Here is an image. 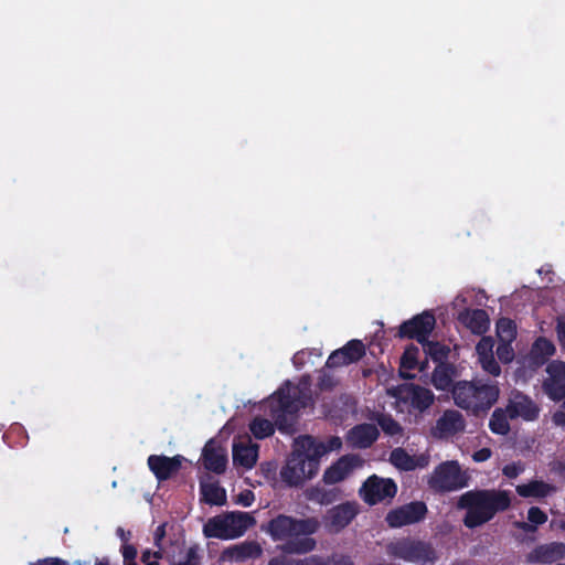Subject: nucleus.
Segmentation results:
<instances>
[{"instance_id":"obj_1","label":"nucleus","mask_w":565,"mask_h":565,"mask_svg":"<svg viewBox=\"0 0 565 565\" xmlns=\"http://www.w3.org/2000/svg\"><path fill=\"white\" fill-rule=\"evenodd\" d=\"M309 385V375H303L298 385L286 381L265 401V408L274 422L255 417L249 423L252 435L256 439H265L275 433V427L282 434L295 433L299 411L311 401Z\"/></svg>"},{"instance_id":"obj_2","label":"nucleus","mask_w":565,"mask_h":565,"mask_svg":"<svg viewBox=\"0 0 565 565\" xmlns=\"http://www.w3.org/2000/svg\"><path fill=\"white\" fill-rule=\"evenodd\" d=\"M511 507L510 492L497 489H473L463 492L457 500L456 508L465 510L462 523L473 530L490 522L498 513Z\"/></svg>"},{"instance_id":"obj_3","label":"nucleus","mask_w":565,"mask_h":565,"mask_svg":"<svg viewBox=\"0 0 565 565\" xmlns=\"http://www.w3.org/2000/svg\"><path fill=\"white\" fill-rule=\"evenodd\" d=\"M319 522L315 518L296 519L286 514H278L268 521L262 530L270 535L274 541L288 540L285 551L289 553L305 554L316 547V540L309 537L319 530Z\"/></svg>"},{"instance_id":"obj_4","label":"nucleus","mask_w":565,"mask_h":565,"mask_svg":"<svg viewBox=\"0 0 565 565\" xmlns=\"http://www.w3.org/2000/svg\"><path fill=\"white\" fill-rule=\"evenodd\" d=\"M499 395V385L491 380L458 381L452 387L455 404L475 416L486 414L497 403Z\"/></svg>"},{"instance_id":"obj_5","label":"nucleus","mask_w":565,"mask_h":565,"mask_svg":"<svg viewBox=\"0 0 565 565\" xmlns=\"http://www.w3.org/2000/svg\"><path fill=\"white\" fill-rule=\"evenodd\" d=\"M386 554L391 558L417 565L435 564L439 559L431 542L411 536L390 542L386 545Z\"/></svg>"},{"instance_id":"obj_6","label":"nucleus","mask_w":565,"mask_h":565,"mask_svg":"<svg viewBox=\"0 0 565 565\" xmlns=\"http://www.w3.org/2000/svg\"><path fill=\"white\" fill-rule=\"evenodd\" d=\"M255 522L254 516L247 512H230L209 519L203 526V533L205 537L236 539L242 536Z\"/></svg>"},{"instance_id":"obj_7","label":"nucleus","mask_w":565,"mask_h":565,"mask_svg":"<svg viewBox=\"0 0 565 565\" xmlns=\"http://www.w3.org/2000/svg\"><path fill=\"white\" fill-rule=\"evenodd\" d=\"M427 484L436 493L452 492L468 487L469 477L458 461H444L435 467Z\"/></svg>"},{"instance_id":"obj_8","label":"nucleus","mask_w":565,"mask_h":565,"mask_svg":"<svg viewBox=\"0 0 565 565\" xmlns=\"http://www.w3.org/2000/svg\"><path fill=\"white\" fill-rule=\"evenodd\" d=\"M397 493V486L393 479L381 478L376 475L369 477L360 489V495L369 505L391 501Z\"/></svg>"},{"instance_id":"obj_9","label":"nucleus","mask_w":565,"mask_h":565,"mask_svg":"<svg viewBox=\"0 0 565 565\" xmlns=\"http://www.w3.org/2000/svg\"><path fill=\"white\" fill-rule=\"evenodd\" d=\"M435 326V316L425 311L404 321L398 328L397 337L401 339H415L422 344L429 338Z\"/></svg>"},{"instance_id":"obj_10","label":"nucleus","mask_w":565,"mask_h":565,"mask_svg":"<svg viewBox=\"0 0 565 565\" xmlns=\"http://www.w3.org/2000/svg\"><path fill=\"white\" fill-rule=\"evenodd\" d=\"M427 513L428 509L425 502L412 501L391 510L386 514L385 521L390 527L398 529L423 521Z\"/></svg>"},{"instance_id":"obj_11","label":"nucleus","mask_w":565,"mask_h":565,"mask_svg":"<svg viewBox=\"0 0 565 565\" xmlns=\"http://www.w3.org/2000/svg\"><path fill=\"white\" fill-rule=\"evenodd\" d=\"M319 469H311L308 460L302 459L301 455L291 452L286 465L280 470L281 480L289 487H299L306 480L312 479Z\"/></svg>"},{"instance_id":"obj_12","label":"nucleus","mask_w":565,"mask_h":565,"mask_svg":"<svg viewBox=\"0 0 565 565\" xmlns=\"http://www.w3.org/2000/svg\"><path fill=\"white\" fill-rule=\"evenodd\" d=\"M359 513V504L347 501L332 507L323 516L324 527L330 533H339L347 527Z\"/></svg>"},{"instance_id":"obj_13","label":"nucleus","mask_w":565,"mask_h":565,"mask_svg":"<svg viewBox=\"0 0 565 565\" xmlns=\"http://www.w3.org/2000/svg\"><path fill=\"white\" fill-rule=\"evenodd\" d=\"M547 377L544 379L543 392L554 402L565 398V362L561 360L551 361L546 366Z\"/></svg>"},{"instance_id":"obj_14","label":"nucleus","mask_w":565,"mask_h":565,"mask_svg":"<svg viewBox=\"0 0 565 565\" xmlns=\"http://www.w3.org/2000/svg\"><path fill=\"white\" fill-rule=\"evenodd\" d=\"M365 355V345L361 340L353 339L342 348L334 350L326 362L327 369L340 367L359 362Z\"/></svg>"},{"instance_id":"obj_15","label":"nucleus","mask_w":565,"mask_h":565,"mask_svg":"<svg viewBox=\"0 0 565 565\" xmlns=\"http://www.w3.org/2000/svg\"><path fill=\"white\" fill-rule=\"evenodd\" d=\"M511 420L522 418L525 422H533L539 418L540 407L527 395L515 392L508 401L505 406Z\"/></svg>"},{"instance_id":"obj_16","label":"nucleus","mask_w":565,"mask_h":565,"mask_svg":"<svg viewBox=\"0 0 565 565\" xmlns=\"http://www.w3.org/2000/svg\"><path fill=\"white\" fill-rule=\"evenodd\" d=\"M184 460V457L181 455L173 457L150 455L147 459V463L156 479L161 482L174 477L182 468Z\"/></svg>"},{"instance_id":"obj_17","label":"nucleus","mask_w":565,"mask_h":565,"mask_svg":"<svg viewBox=\"0 0 565 565\" xmlns=\"http://www.w3.org/2000/svg\"><path fill=\"white\" fill-rule=\"evenodd\" d=\"M465 428L466 420L462 414L456 409H446L431 428V435L445 439L462 433Z\"/></svg>"},{"instance_id":"obj_18","label":"nucleus","mask_w":565,"mask_h":565,"mask_svg":"<svg viewBox=\"0 0 565 565\" xmlns=\"http://www.w3.org/2000/svg\"><path fill=\"white\" fill-rule=\"evenodd\" d=\"M565 558V543L550 542L536 545L526 554L527 564L550 565Z\"/></svg>"},{"instance_id":"obj_19","label":"nucleus","mask_w":565,"mask_h":565,"mask_svg":"<svg viewBox=\"0 0 565 565\" xmlns=\"http://www.w3.org/2000/svg\"><path fill=\"white\" fill-rule=\"evenodd\" d=\"M202 465L203 467L213 473L223 475L227 466V452L214 439H210L202 450Z\"/></svg>"},{"instance_id":"obj_20","label":"nucleus","mask_w":565,"mask_h":565,"mask_svg":"<svg viewBox=\"0 0 565 565\" xmlns=\"http://www.w3.org/2000/svg\"><path fill=\"white\" fill-rule=\"evenodd\" d=\"M292 452L301 455L302 459L308 460L311 469H319L320 459L326 455L324 443L318 441L310 435L300 436L295 441V449Z\"/></svg>"},{"instance_id":"obj_21","label":"nucleus","mask_w":565,"mask_h":565,"mask_svg":"<svg viewBox=\"0 0 565 565\" xmlns=\"http://www.w3.org/2000/svg\"><path fill=\"white\" fill-rule=\"evenodd\" d=\"M361 458L358 455H344L334 463L326 469L323 473V482L327 484H335L344 480L350 472L361 465Z\"/></svg>"},{"instance_id":"obj_22","label":"nucleus","mask_w":565,"mask_h":565,"mask_svg":"<svg viewBox=\"0 0 565 565\" xmlns=\"http://www.w3.org/2000/svg\"><path fill=\"white\" fill-rule=\"evenodd\" d=\"M380 431L373 424L363 423L353 426L347 435L348 443L356 449L370 448L379 438Z\"/></svg>"},{"instance_id":"obj_23","label":"nucleus","mask_w":565,"mask_h":565,"mask_svg":"<svg viewBox=\"0 0 565 565\" xmlns=\"http://www.w3.org/2000/svg\"><path fill=\"white\" fill-rule=\"evenodd\" d=\"M404 393V401L420 413L427 411L435 402L434 393L418 384H409L405 387Z\"/></svg>"},{"instance_id":"obj_24","label":"nucleus","mask_w":565,"mask_h":565,"mask_svg":"<svg viewBox=\"0 0 565 565\" xmlns=\"http://www.w3.org/2000/svg\"><path fill=\"white\" fill-rule=\"evenodd\" d=\"M458 320L472 333L481 335L490 328V319L483 309H465L458 316Z\"/></svg>"},{"instance_id":"obj_25","label":"nucleus","mask_w":565,"mask_h":565,"mask_svg":"<svg viewBox=\"0 0 565 565\" xmlns=\"http://www.w3.org/2000/svg\"><path fill=\"white\" fill-rule=\"evenodd\" d=\"M556 490L557 488L554 484L543 480H532L515 487V491L521 498L543 499L555 493Z\"/></svg>"},{"instance_id":"obj_26","label":"nucleus","mask_w":565,"mask_h":565,"mask_svg":"<svg viewBox=\"0 0 565 565\" xmlns=\"http://www.w3.org/2000/svg\"><path fill=\"white\" fill-rule=\"evenodd\" d=\"M258 445H246L243 443L233 445V462L245 469H252L258 458Z\"/></svg>"},{"instance_id":"obj_27","label":"nucleus","mask_w":565,"mask_h":565,"mask_svg":"<svg viewBox=\"0 0 565 565\" xmlns=\"http://www.w3.org/2000/svg\"><path fill=\"white\" fill-rule=\"evenodd\" d=\"M456 374L455 366L449 363L438 364L433 373L431 382L439 391H450L452 393L454 376Z\"/></svg>"},{"instance_id":"obj_28","label":"nucleus","mask_w":565,"mask_h":565,"mask_svg":"<svg viewBox=\"0 0 565 565\" xmlns=\"http://www.w3.org/2000/svg\"><path fill=\"white\" fill-rule=\"evenodd\" d=\"M199 546L186 547L184 543L177 545V551L171 554V565H200Z\"/></svg>"},{"instance_id":"obj_29","label":"nucleus","mask_w":565,"mask_h":565,"mask_svg":"<svg viewBox=\"0 0 565 565\" xmlns=\"http://www.w3.org/2000/svg\"><path fill=\"white\" fill-rule=\"evenodd\" d=\"M262 553L263 550L260 545L255 541L244 542L227 550L228 556L236 562H243L248 558H257L262 555Z\"/></svg>"},{"instance_id":"obj_30","label":"nucleus","mask_w":565,"mask_h":565,"mask_svg":"<svg viewBox=\"0 0 565 565\" xmlns=\"http://www.w3.org/2000/svg\"><path fill=\"white\" fill-rule=\"evenodd\" d=\"M200 492L202 500L210 505H223L226 503V491L217 481L201 482Z\"/></svg>"},{"instance_id":"obj_31","label":"nucleus","mask_w":565,"mask_h":565,"mask_svg":"<svg viewBox=\"0 0 565 565\" xmlns=\"http://www.w3.org/2000/svg\"><path fill=\"white\" fill-rule=\"evenodd\" d=\"M117 535L121 540L122 544L120 546V553L122 555V564L124 565H138L136 562L138 551L134 544L129 543L131 537L130 531H125L122 527H118L116 531Z\"/></svg>"},{"instance_id":"obj_32","label":"nucleus","mask_w":565,"mask_h":565,"mask_svg":"<svg viewBox=\"0 0 565 565\" xmlns=\"http://www.w3.org/2000/svg\"><path fill=\"white\" fill-rule=\"evenodd\" d=\"M341 497V490L338 488L324 489L320 487L311 488L307 498L310 501L317 502L321 505H329L335 501H338Z\"/></svg>"},{"instance_id":"obj_33","label":"nucleus","mask_w":565,"mask_h":565,"mask_svg":"<svg viewBox=\"0 0 565 565\" xmlns=\"http://www.w3.org/2000/svg\"><path fill=\"white\" fill-rule=\"evenodd\" d=\"M555 345L551 340L540 337L534 341L531 354L536 363L543 364L555 353Z\"/></svg>"},{"instance_id":"obj_34","label":"nucleus","mask_w":565,"mask_h":565,"mask_svg":"<svg viewBox=\"0 0 565 565\" xmlns=\"http://www.w3.org/2000/svg\"><path fill=\"white\" fill-rule=\"evenodd\" d=\"M546 521L547 514L543 510L539 507H531L527 510V522H518L516 527L526 533H533L539 525L544 524Z\"/></svg>"},{"instance_id":"obj_35","label":"nucleus","mask_w":565,"mask_h":565,"mask_svg":"<svg viewBox=\"0 0 565 565\" xmlns=\"http://www.w3.org/2000/svg\"><path fill=\"white\" fill-rule=\"evenodd\" d=\"M509 419L507 408H495L489 420L490 430L495 435H508L511 429Z\"/></svg>"},{"instance_id":"obj_36","label":"nucleus","mask_w":565,"mask_h":565,"mask_svg":"<svg viewBox=\"0 0 565 565\" xmlns=\"http://www.w3.org/2000/svg\"><path fill=\"white\" fill-rule=\"evenodd\" d=\"M390 462L399 470L412 471L417 467V462L404 448H395L390 454Z\"/></svg>"},{"instance_id":"obj_37","label":"nucleus","mask_w":565,"mask_h":565,"mask_svg":"<svg viewBox=\"0 0 565 565\" xmlns=\"http://www.w3.org/2000/svg\"><path fill=\"white\" fill-rule=\"evenodd\" d=\"M422 345L425 354L438 364L445 363L444 361L447 360L450 352L447 345L441 344L438 341H429L427 339L426 342L422 343Z\"/></svg>"},{"instance_id":"obj_38","label":"nucleus","mask_w":565,"mask_h":565,"mask_svg":"<svg viewBox=\"0 0 565 565\" xmlns=\"http://www.w3.org/2000/svg\"><path fill=\"white\" fill-rule=\"evenodd\" d=\"M418 354L419 349L415 344L407 345L401 358V369L409 371L418 369Z\"/></svg>"},{"instance_id":"obj_39","label":"nucleus","mask_w":565,"mask_h":565,"mask_svg":"<svg viewBox=\"0 0 565 565\" xmlns=\"http://www.w3.org/2000/svg\"><path fill=\"white\" fill-rule=\"evenodd\" d=\"M268 565H324L320 556H310L305 559H292L286 556H277L269 561Z\"/></svg>"},{"instance_id":"obj_40","label":"nucleus","mask_w":565,"mask_h":565,"mask_svg":"<svg viewBox=\"0 0 565 565\" xmlns=\"http://www.w3.org/2000/svg\"><path fill=\"white\" fill-rule=\"evenodd\" d=\"M381 429L388 436H395L402 433L401 425L392 417V415L382 414L377 418Z\"/></svg>"},{"instance_id":"obj_41","label":"nucleus","mask_w":565,"mask_h":565,"mask_svg":"<svg viewBox=\"0 0 565 565\" xmlns=\"http://www.w3.org/2000/svg\"><path fill=\"white\" fill-rule=\"evenodd\" d=\"M335 385L337 380L330 372L324 369L319 371L317 386L320 391H331Z\"/></svg>"},{"instance_id":"obj_42","label":"nucleus","mask_w":565,"mask_h":565,"mask_svg":"<svg viewBox=\"0 0 565 565\" xmlns=\"http://www.w3.org/2000/svg\"><path fill=\"white\" fill-rule=\"evenodd\" d=\"M498 332L501 338L512 340L515 337V326L510 319H500L498 321Z\"/></svg>"},{"instance_id":"obj_43","label":"nucleus","mask_w":565,"mask_h":565,"mask_svg":"<svg viewBox=\"0 0 565 565\" xmlns=\"http://www.w3.org/2000/svg\"><path fill=\"white\" fill-rule=\"evenodd\" d=\"M480 360H481L482 369L487 373H489L493 376L500 375L501 367L492 354L482 355Z\"/></svg>"},{"instance_id":"obj_44","label":"nucleus","mask_w":565,"mask_h":565,"mask_svg":"<svg viewBox=\"0 0 565 565\" xmlns=\"http://www.w3.org/2000/svg\"><path fill=\"white\" fill-rule=\"evenodd\" d=\"M524 470V466L519 462H512L509 465H505L502 469L503 476H505L509 479L516 478L520 473H522Z\"/></svg>"},{"instance_id":"obj_45","label":"nucleus","mask_w":565,"mask_h":565,"mask_svg":"<svg viewBox=\"0 0 565 565\" xmlns=\"http://www.w3.org/2000/svg\"><path fill=\"white\" fill-rule=\"evenodd\" d=\"M497 355L503 363H509L513 360L514 352L509 344H499L497 348Z\"/></svg>"},{"instance_id":"obj_46","label":"nucleus","mask_w":565,"mask_h":565,"mask_svg":"<svg viewBox=\"0 0 565 565\" xmlns=\"http://www.w3.org/2000/svg\"><path fill=\"white\" fill-rule=\"evenodd\" d=\"M320 561L324 565H353V562L349 556H333L332 558L329 559L320 557Z\"/></svg>"},{"instance_id":"obj_47","label":"nucleus","mask_w":565,"mask_h":565,"mask_svg":"<svg viewBox=\"0 0 565 565\" xmlns=\"http://www.w3.org/2000/svg\"><path fill=\"white\" fill-rule=\"evenodd\" d=\"M555 330L559 345L565 349V319H557Z\"/></svg>"},{"instance_id":"obj_48","label":"nucleus","mask_w":565,"mask_h":565,"mask_svg":"<svg viewBox=\"0 0 565 565\" xmlns=\"http://www.w3.org/2000/svg\"><path fill=\"white\" fill-rule=\"evenodd\" d=\"M326 454L333 450H340L342 448V440L338 436H332L324 444Z\"/></svg>"},{"instance_id":"obj_49","label":"nucleus","mask_w":565,"mask_h":565,"mask_svg":"<svg viewBox=\"0 0 565 565\" xmlns=\"http://www.w3.org/2000/svg\"><path fill=\"white\" fill-rule=\"evenodd\" d=\"M254 493L250 490H245L239 493L237 502L243 507H250L254 502Z\"/></svg>"},{"instance_id":"obj_50","label":"nucleus","mask_w":565,"mask_h":565,"mask_svg":"<svg viewBox=\"0 0 565 565\" xmlns=\"http://www.w3.org/2000/svg\"><path fill=\"white\" fill-rule=\"evenodd\" d=\"M492 452L490 448H481L473 452L472 459L476 462L487 461L491 457Z\"/></svg>"},{"instance_id":"obj_51","label":"nucleus","mask_w":565,"mask_h":565,"mask_svg":"<svg viewBox=\"0 0 565 565\" xmlns=\"http://www.w3.org/2000/svg\"><path fill=\"white\" fill-rule=\"evenodd\" d=\"M161 557L162 552L160 550L152 552L151 550L147 548L141 553V562L143 563V565L146 564V562L152 561L151 558L160 559Z\"/></svg>"},{"instance_id":"obj_52","label":"nucleus","mask_w":565,"mask_h":565,"mask_svg":"<svg viewBox=\"0 0 565 565\" xmlns=\"http://www.w3.org/2000/svg\"><path fill=\"white\" fill-rule=\"evenodd\" d=\"M306 355H307V352L306 351H298L294 356H292V363L294 365L297 367V369H301L305 363H306Z\"/></svg>"},{"instance_id":"obj_53","label":"nucleus","mask_w":565,"mask_h":565,"mask_svg":"<svg viewBox=\"0 0 565 565\" xmlns=\"http://www.w3.org/2000/svg\"><path fill=\"white\" fill-rule=\"evenodd\" d=\"M166 535L164 524L159 525L154 532V545L160 548L161 546V540Z\"/></svg>"},{"instance_id":"obj_54","label":"nucleus","mask_w":565,"mask_h":565,"mask_svg":"<svg viewBox=\"0 0 565 565\" xmlns=\"http://www.w3.org/2000/svg\"><path fill=\"white\" fill-rule=\"evenodd\" d=\"M39 565H68L65 561L57 557H49L39 561Z\"/></svg>"},{"instance_id":"obj_55","label":"nucleus","mask_w":565,"mask_h":565,"mask_svg":"<svg viewBox=\"0 0 565 565\" xmlns=\"http://www.w3.org/2000/svg\"><path fill=\"white\" fill-rule=\"evenodd\" d=\"M12 433L23 434L25 439L29 438L26 433L24 431V428L22 426H20V425H17V426L12 427L11 430H10V434H12Z\"/></svg>"},{"instance_id":"obj_56","label":"nucleus","mask_w":565,"mask_h":565,"mask_svg":"<svg viewBox=\"0 0 565 565\" xmlns=\"http://www.w3.org/2000/svg\"><path fill=\"white\" fill-rule=\"evenodd\" d=\"M145 565H159V559L153 558V559H152V561H150V562H146V564H145Z\"/></svg>"},{"instance_id":"obj_57","label":"nucleus","mask_w":565,"mask_h":565,"mask_svg":"<svg viewBox=\"0 0 565 565\" xmlns=\"http://www.w3.org/2000/svg\"><path fill=\"white\" fill-rule=\"evenodd\" d=\"M558 527H559L561 530L565 531V520H561V521L558 522Z\"/></svg>"},{"instance_id":"obj_58","label":"nucleus","mask_w":565,"mask_h":565,"mask_svg":"<svg viewBox=\"0 0 565 565\" xmlns=\"http://www.w3.org/2000/svg\"><path fill=\"white\" fill-rule=\"evenodd\" d=\"M402 376H403L404 379H413V377H414L413 375H409V374H403V373H402Z\"/></svg>"},{"instance_id":"obj_59","label":"nucleus","mask_w":565,"mask_h":565,"mask_svg":"<svg viewBox=\"0 0 565 565\" xmlns=\"http://www.w3.org/2000/svg\"><path fill=\"white\" fill-rule=\"evenodd\" d=\"M451 565H466V564H465V562H458L457 561V562L452 563Z\"/></svg>"}]
</instances>
